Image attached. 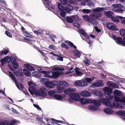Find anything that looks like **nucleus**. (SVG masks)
Masks as SVG:
<instances>
[{
	"label": "nucleus",
	"mask_w": 125,
	"mask_h": 125,
	"mask_svg": "<svg viewBox=\"0 0 125 125\" xmlns=\"http://www.w3.org/2000/svg\"><path fill=\"white\" fill-rule=\"evenodd\" d=\"M74 91L73 89L72 88H68L66 89L64 92L65 93L69 94V96L72 99L69 98L68 100L70 102H71V101L72 100L76 101H77L80 99V96L78 94L75 93H72Z\"/></svg>",
	"instance_id": "obj_1"
},
{
	"label": "nucleus",
	"mask_w": 125,
	"mask_h": 125,
	"mask_svg": "<svg viewBox=\"0 0 125 125\" xmlns=\"http://www.w3.org/2000/svg\"><path fill=\"white\" fill-rule=\"evenodd\" d=\"M103 90L105 96L109 97L111 100H112L113 99L114 96L111 94L112 93V89L108 87H105L103 88Z\"/></svg>",
	"instance_id": "obj_2"
},
{
	"label": "nucleus",
	"mask_w": 125,
	"mask_h": 125,
	"mask_svg": "<svg viewBox=\"0 0 125 125\" xmlns=\"http://www.w3.org/2000/svg\"><path fill=\"white\" fill-rule=\"evenodd\" d=\"M47 89L44 87H43L40 89L39 91H37L36 94L38 96L42 97H44L46 96L47 94Z\"/></svg>",
	"instance_id": "obj_3"
},
{
	"label": "nucleus",
	"mask_w": 125,
	"mask_h": 125,
	"mask_svg": "<svg viewBox=\"0 0 125 125\" xmlns=\"http://www.w3.org/2000/svg\"><path fill=\"white\" fill-rule=\"evenodd\" d=\"M112 6V10L117 12H122L123 11V10L122 9L123 7V5L120 4H113Z\"/></svg>",
	"instance_id": "obj_4"
},
{
	"label": "nucleus",
	"mask_w": 125,
	"mask_h": 125,
	"mask_svg": "<svg viewBox=\"0 0 125 125\" xmlns=\"http://www.w3.org/2000/svg\"><path fill=\"white\" fill-rule=\"evenodd\" d=\"M107 98H101L99 99V100L102 103L106 106H108L110 104L111 99H109V97H106Z\"/></svg>",
	"instance_id": "obj_5"
},
{
	"label": "nucleus",
	"mask_w": 125,
	"mask_h": 125,
	"mask_svg": "<svg viewBox=\"0 0 125 125\" xmlns=\"http://www.w3.org/2000/svg\"><path fill=\"white\" fill-rule=\"evenodd\" d=\"M45 86L48 87L52 88L54 87L57 84V82L56 81L52 82L50 81H47L44 82Z\"/></svg>",
	"instance_id": "obj_6"
},
{
	"label": "nucleus",
	"mask_w": 125,
	"mask_h": 125,
	"mask_svg": "<svg viewBox=\"0 0 125 125\" xmlns=\"http://www.w3.org/2000/svg\"><path fill=\"white\" fill-rule=\"evenodd\" d=\"M13 59V58H10L9 57L7 56L4 58H2L1 60V62L2 65H4L5 64L6 62L8 63L12 62V59Z\"/></svg>",
	"instance_id": "obj_7"
},
{
	"label": "nucleus",
	"mask_w": 125,
	"mask_h": 125,
	"mask_svg": "<svg viewBox=\"0 0 125 125\" xmlns=\"http://www.w3.org/2000/svg\"><path fill=\"white\" fill-rule=\"evenodd\" d=\"M74 84L80 86L84 87L87 85V83L85 81L77 80L74 83Z\"/></svg>",
	"instance_id": "obj_8"
},
{
	"label": "nucleus",
	"mask_w": 125,
	"mask_h": 125,
	"mask_svg": "<svg viewBox=\"0 0 125 125\" xmlns=\"http://www.w3.org/2000/svg\"><path fill=\"white\" fill-rule=\"evenodd\" d=\"M106 27L108 29L110 30L116 31H117L118 30V28L115 27V25L111 22L107 23Z\"/></svg>",
	"instance_id": "obj_9"
},
{
	"label": "nucleus",
	"mask_w": 125,
	"mask_h": 125,
	"mask_svg": "<svg viewBox=\"0 0 125 125\" xmlns=\"http://www.w3.org/2000/svg\"><path fill=\"white\" fill-rule=\"evenodd\" d=\"M113 37L117 44L123 45V40H122V38L119 37H117L114 35H113Z\"/></svg>",
	"instance_id": "obj_10"
},
{
	"label": "nucleus",
	"mask_w": 125,
	"mask_h": 125,
	"mask_svg": "<svg viewBox=\"0 0 125 125\" xmlns=\"http://www.w3.org/2000/svg\"><path fill=\"white\" fill-rule=\"evenodd\" d=\"M9 75L10 77H11L12 79L13 80L15 83V84L17 88L19 90H20L19 85L17 82V80L15 77L14 76L13 74L12 73L10 72H9Z\"/></svg>",
	"instance_id": "obj_11"
},
{
	"label": "nucleus",
	"mask_w": 125,
	"mask_h": 125,
	"mask_svg": "<svg viewBox=\"0 0 125 125\" xmlns=\"http://www.w3.org/2000/svg\"><path fill=\"white\" fill-rule=\"evenodd\" d=\"M83 19L87 22H89L93 24H95V21H94L89 16L85 15L83 16Z\"/></svg>",
	"instance_id": "obj_12"
},
{
	"label": "nucleus",
	"mask_w": 125,
	"mask_h": 125,
	"mask_svg": "<svg viewBox=\"0 0 125 125\" xmlns=\"http://www.w3.org/2000/svg\"><path fill=\"white\" fill-rule=\"evenodd\" d=\"M102 15L101 13H94L90 15L91 17L93 19L94 21H95V22L96 21L95 19H97L99 17H101Z\"/></svg>",
	"instance_id": "obj_13"
},
{
	"label": "nucleus",
	"mask_w": 125,
	"mask_h": 125,
	"mask_svg": "<svg viewBox=\"0 0 125 125\" xmlns=\"http://www.w3.org/2000/svg\"><path fill=\"white\" fill-rule=\"evenodd\" d=\"M63 74V72L62 71H54L52 72V78H56Z\"/></svg>",
	"instance_id": "obj_14"
},
{
	"label": "nucleus",
	"mask_w": 125,
	"mask_h": 125,
	"mask_svg": "<svg viewBox=\"0 0 125 125\" xmlns=\"http://www.w3.org/2000/svg\"><path fill=\"white\" fill-rule=\"evenodd\" d=\"M93 93L98 97L102 98L104 96L103 93L97 90H94L92 91Z\"/></svg>",
	"instance_id": "obj_15"
},
{
	"label": "nucleus",
	"mask_w": 125,
	"mask_h": 125,
	"mask_svg": "<svg viewBox=\"0 0 125 125\" xmlns=\"http://www.w3.org/2000/svg\"><path fill=\"white\" fill-rule=\"evenodd\" d=\"M104 85V84L102 83V81L99 80L95 83H93L92 85L93 87H95L102 86H103Z\"/></svg>",
	"instance_id": "obj_16"
},
{
	"label": "nucleus",
	"mask_w": 125,
	"mask_h": 125,
	"mask_svg": "<svg viewBox=\"0 0 125 125\" xmlns=\"http://www.w3.org/2000/svg\"><path fill=\"white\" fill-rule=\"evenodd\" d=\"M107 84L109 86L112 87L113 88H118V86L116 84L111 81H108L107 83Z\"/></svg>",
	"instance_id": "obj_17"
},
{
	"label": "nucleus",
	"mask_w": 125,
	"mask_h": 125,
	"mask_svg": "<svg viewBox=\"0 0 125 125\" xmlns=\"http://www.w3.org/2000/svg\"><path fill=\"white\" fill-rule=\"evenodd\" d=\"M80 94L83 96L88 97L91 96V94L90 92L84 90L81 92Z\"/></svg>",
	"instance_id": "obj_18"
},
{
	"label": "nucleus",
	"mask_w": 125,
	"mask_h": 125,
	"mask_svg": "<svg viewBox=\"0 0 125 125\" xmlns=\"http://www.w3.org/2000/svg\"><path fill=\"white\" fill-rule=\"evenodd\" d=\"M13 59H12V62H11L14 68L15 69H17L18 68L19 65L18 63L16 62V60L14 58H13Z\"/></svg>",
	"instance_id": "obj_19"
},
{
	"label": "nucleus",
	"mask_w": 125,
	"mask_h": 125,
	"mask_svg": "<svg viewBox=\"0 0 125 125\" xmlns=\"http://www.w3.org/2000/svg\"><path fill=\"white\" fill-rule=\"evenodd\" d=\"M58 83L63 88L64 87H67L69 85L67 82L63 81H59Z\"/></svg>",
	"instance_id": "obj_20"
},
{
	"label": "nucleus",
	"mask_w": 125,
	"mask_h": 125,
	"mask_svg": "<svg viewBox=\"0 0 125 125\" xmlns=\"http://www.w3.org/2000/svg\"><path fill=\"white\" fill-rule=\"evenodd\" d=\"M114 93L115 95L120 97L123 95L122 92L117 90L115 89L114 91Z\"/></svg>",
	"instance_id": "obj_21"
},
{
	"label": "nucleus",
	"mask_w": 125,
	"mask_h": 125,
	"mask_svg": "<svg viewBox=\"0 0 125 125\" xmlns=\"http://www.w3.org/2000/svg\"><path fill=\"white\" fill-rule=\"evenodd\" d=\"M73 53L74 54V56L76 58L80 57L81 53L77 49L73 50Z\"/></svg>",
	"instance_id": "obj_22"
},
{
	"label": "nucleus",
	"mask_w": 125,
	"mask_h": 125,
	"mask_svg": "<svg viewBox=\"0 0 125 125\" xmlns=\"http://www.w3.org/2000/svg\"><path fill=\"white\" fill-rule=\"evenodd\" d=\"M104 111L105 113L108 115L112 114L114 113V111L111 109L109 108L104 109Z\"/></svg>",
	"instance_id": "obj_23"
},
{
	"label": "nucleus",
	"mask_w": 125,
	"mask_h": 125,
	"mask_svg": "<svg viewBox=\"0 0 125 125\" xmlns=\"http://www.w3.org/2000/svg\"><path fill=\"white\" fill-rule=\"evenodd\" d=\"M104 8L103 7H97L93 10V11L95 12H102L104 10Z\"/></svg>",
	"instance_id": "obj_24"
},
{
	"label": "nucleus",
	"mask_w": 125,
	"mask_h": 125,
	"mask_svg": "<svg viewBox=\"0 0 125 125\" xmlns=\"http://www.w3.org/2000/svg\"><path fill=\"white\" fill-rule=\"evenodd\" d=\"M73 9V7L70 4H68L66 5V8H65V10L67 12H69Z\"/></svg>",
	"instance_id": "obj_25"
},
{
	"label": "nucleus",
	"mask_w": 125,
	"mask_h": 125,
	"mask_svg": "<svg viewBox=\"0 0 125 125\" xmlns=\"http://www.w3.org/2000/svg\"><path fill=\"white\" fill-rule=\"evenodd\" d=\"M25 67L30 71H32L34 70V68L31 65L28 64H25Z\"/></svg>",
	"instance_id": "obj_26"
},
{
	"label": "nucleus",
	"mask_w": 125,
	"mask_h": 125,
	"mask_svg": "<svg viewBox=\"0 0 125 125\" xmlns=\"http://www.w3.org/2000/svg\"><path fill=\"white\" fill-rule=\"evenodd\" d=\"M65 42L67 44L69 45L70 47L73 48L75 49H76V47L75 45H74L73 43L71 42L66 40L65 41Z\"/></svg>",
	"instance_id": "obj_27"
},
{
	"label": "nucleus",
	"mask_w": 125,
	"mask_h": 125,
	"mask_svg": "<svg viewBox=\"0 0 125 125\" xmlns=\"http://www.w3.org/2000/svg\"><path fill=\"white\" fill-rule=\"evenodd\" d=\"M57 92L58 93H60L62 92V90L63 88L61 85L58 84V83H57Z\"/></svg>",
	"instance_id": "obj_28"
},
{
	"label": "nucleus",
	"mask_w": 125,
	"mask_h": 125,
	"mask_svg": "<svg viewBox=\"0 0 125 125\" xmlns=\"http://www.w3.org/2000/svg\"><path fill=\"white\" fill-rule=\"evenodd\" d=\"M105 14L106 16L110 17L111 19L114 16V13L110 11L106 12Z\"/></svg>",
	"instance_id": "obj_29"
},
{
	"label": "nucleus",
	"mask_w": 125,
	"mask_h": 125,
	"mask_svg": "<svg viewBox=\"0 0 125 125\" xmlns=\"http://www.w3.org/2000/svg\"><path fill=\"white\" fill-rule=\"evenodd\" d=\"M93 104L94 105L97 106H100L101 104V103L97 100H93Z\"/></svg>",
	"instance_id": "obj_30"
},
{
	"label": "nucleus",
	"mask_w": 125,
	"mask_h": 125,
	"mask_svg": "<svg viewBox=\"0 0 125 125\" xmlns=\"http://www.w3.org/2000/svg\"><path fill=\"white\" fill-rule=\"evenodd\" d=\"M23 73L25 75L28 76H31V74L26 69H23Z\"/></svg>",
	"instance_id": "obj_31"
},
{
	"label": "nucleus",
	"mask_w": 125,
	"mask_h": 125,
	"mask_svg": "<svg viewBox=\"0 0 125 125\" xmlns=\"http://www.w3.org/2000/svg\"><path fill=\"white\" fill-rule=\"evenodd\" d=\"M66 20L67 22L68 23H71L73 22V18L71 17H66Z\"/></svg>",
	"instance_id": "obj_32"
},
{
	"label": "nucleus",
	"mask_w": 125,
	"mask_h": 125,
	"mask_svg": "<svg viewBox=\"0 0 125 125\" xmlns=\"http://www.w3.org/2000/svg\"><path fill=\"white\" fill-rule=\"evenodd\" d=\"M54 97L56 99L58 100H61L63 98L62 96L58 94L54 95Z\"/></svg>",
	"instance_id": "obj_33"
},
{
	"label": "nucleus",
	"mask_w": 125,
	"mask_h": 125,
	"mask_svg": "<svg viewBox=\"0 0 125 125\" xmlns=\"http://www.w3.org/2000/svg\"><path fill=\"white\" fill-rule=\"evenodd\" d=\"M88 107L90 110L92 111H95V110L97 109L98 108L97 107L92 105H89Z\"/></svg>",
	"instance_id": "obj_34"
},
{
	"label": "nucleus",
	"mask_w": 125,
	"mask_h": 125,
	"mask_svg": "<svg viewBox=\"0 0 125 125\" xmlns=\"http://www.w3.org/2000/svg\"><path fill=\"white\" fill-rule=\"evenodd\" d=\"M86 98H82L80 99V101L82 104H86Z\"/></svg>",
	"instance_id": "obj_35"
},
{
	"label": "nucleus",
	"mask_w": 125,
	"mask_h": 125,
	"mask_svg": "<svg viewBox=\"0 0 125 125\" xmlns=\"http://www.w3.org/2000/svg\"><path fill=\"white\" fill-rule=\"evenodd\" d=\"M9 50H5V51L2 50L0 52V56L5 54H7Z\"/></svg>",
	"instance_id": "obj_36"
},
{
	"label": "nucleus",
	"mask_w": 125,
	"mask_h": 125,
	"mask_svg": "<svg viewBox=\"0 0 125 125\" xmlns=\"http://www.w3.org/2000/svg\"><path fill=\"white\" fill-rule=\"evenodd\" d=\"M55 92L53 91H50L48 92V94L51 97H54V95H55Z\"/></svg>",
	"instance_id": "obj_37"
},
{
	"label": "nucleus",
	"mask_w": 125,
	"mask_h": 125,
	"mask_svg": "<svg viewBox=\"0 0 125 125\" xmlns=\"http://www.w3.org/2000/svg\"><path fill=\"white\" fill-rule=\"evenodd\" d=\"M58 7L59 10L60 11L64 10L63 7L59 3H58Z\"/></svg>",
	"instance_id": "obj_38"
},
{
	"label": "nucleus",
	"mask_w": 125,
	"mask_h": 125,
	"mask_svg": "<svg viewBox=\"0 0 125 125\" xmlns=\"http://www.w3.org/2000/svg\"><path fill=\"white\" fill-rule=\"evenodd\" d=\"M56 59L57 60L62 61L63 60V57L62 55L59 54L58 57L56 58Z\"/></svg>",
	"instance_id": "obj_39"
},
{
	"label": "nucleus",
	"mask_w": 125,
	"mask_h": 125,
	"mask_svg": "<svg viewBox=\"0 0 125 125\" xmlns=\"http://www.w3.org/2000/svg\"><path fill=\"white\" fill-rule=\"evenodd\" d=\"M111 19L112 21L115 22H119V20L117 18L114 17V16L111 18Z\"/></svg>",
	"instance_id": "obj_40"
},
{
	"label": "nucleus",
	"mask_w": 125,
	"mask_h": 125,
	"mask_svg": "<svg viewBox=\"0 0 125 125\" xmlns=\"http://www.w3.org/2000/svg\"><path fill=\"white\" fill-rule=\"evenodd\" d=\"M120 35L122 36H125V29H122L120 31Z\"/></svg>",
	"instance_id": "obj_41"
},
{
	"label": "nucleus",
	"mask_w": 125,
	"mask_h": 125,
	"mask_svg": "<svg viewBox=\"0 0 125 125\" xmlns=\"http://www.w3.org/2000/svg\"><path fill=\"white\" fill-rule=\"evenodd\" d=\"M117 113L122 116H125V111H119L117 112Z\"/></svg>",
	"instance_id": "obj_42"
},
{
	"label": "nucleus",
	"mask_w": 125,
	"mask_h": 125,
	"mask_svg": "<svg viewBox=\"0 0 125 125\" xmlns=\"http://www.w3.org/2000/svg\"><path fill=\"white\" fill-rule=\"evenodd\" d=\"M82 11L83 13L87 14L91 12L90 10L88 9H83L82 10Z\"/></svg>",
	"instance_id": "obj_43"
},
{
	"label": "nucleus",
	"mask_w": 125,
	"mask_h": 125,
	"mask_svg": "<svg viewBox=\"0 0 125 125\" xmlns=\"http://www.w3.org/2000/svg\"><path fill=\"white\" fill-rule=\"evenodd\" d=\"M61 46L62 48H64L67 49H68L69 48V47L66 44L63 42L62 43Z\"/></svg>",
	"instance_id": "obj_44"
},
{
	"label": "nucleus",
	"mask_w": 125,
	"mask_h": 125,
	"mask_svg": "<svg viewBox=\"0 0 125 125\" xmlns=\"http://www.w3.org/2000/svg\"><path fill=\"white\" fill-rule=\"evenodd\" d=\"M72 18H73V20L77 21L78 20L79 17L77 15H73L71 16Z\"/></svg>",
	"instance_id": "obj_45"
},
{
	"label": "nucleus",
	"mask_w": 125,
	"mask_h": 125,
	"mask_svg": "<svg viewBox=\"0 0 125 125\" xmlns=\"http://www.w3.org/2000/svg\"><path fill=\"white\" fill-rule=\"evenodd\" d=\"M68 2L69 3L73 4L76 5L77 4L76 2L74 0H68Z\"/></svg>",
	"instance_id": "obj_46"
},
{
	"label": "nucleus",
	"mask_w": 125,
	"mask_h": 125,
	"mask_svg": "<svg viewBox=\"0 0 125 125\" xmlns=\"http://www.w3.org/2000/svg\"><path fill=\"white\" fill-rule=\"evenodd\" d=\"M61 13L60 14V15L62 17H64L65 16L66 13L64 11V10L61 11Z\"/></svg>",
	"instance_id": "obj_47"
},
{
	"label": "nucleus",
	"mask_w": 125,
	"mask_h": 125,
	"mask_svg": "<svg viewBox=\"0 0 125 125\" xmlns=\"http://www.w3.org/2000/svg\"><path fill=\"white\" fill-rule=\"evenodd\" d=\"M23 33L24 35L25 36L28 37H31V35L29 33H27V32L25 31L23 32Z\"/></svg>",
	"instance_id": "obj_48"
},
{
	"label": "nucleus",
	"mask_w": 125,
	"mask_h": 125,
	"mask_svg": "<svg viewBox=\"0 0 125 125\" xmlns=\"http://www.w3.org/2000/svg\"><path fill=\"white\" fill-rule=\"evenodd\" d=\"M79 31L83 35V36L84 35V34L86 33L85 31L83 29H80L79 30Z\"/></svg>",
	"instance_id": "obj_49"
},
{
	"label": "nucleus",
	"mask_w": 125,
	"mask_h": 125,
	"mask_svg": "<svg viewBox=\"0 0 125 125\" xmlns=\"http://www.w3.org/2000/svg\"><path fill=\"white\" fill-rule=\"evenodd\" d=\"M114 99L115 101L120 102L121 98L120 97L115 96H114Z\"/></svg>",
	"instance_id": "obj_50"
},
{
	"label": "nucleus",
	"mask_w": 125,
	"mask_h": 125,
	"mask_svg": "<svg viewBox=\"0 0 125 125\" xmlns=\"http://www.w3.org/2000/svg\"><path fill=\"white\" fill-rule=\"evenodd\" d=\"M18 73L20 75L22 76L24 74L22 72V70L21 69H19L18 70Z\"/></svg>",
	"instance_id": "obj_51"
},
{
	"label": "nucleus",
	"mask_w": 125,
	"mask_h": 125,
	"mask_svg": "<svg viewBox=\"0 0 125 125\" xmlns=\"http://www.w3.org/2000/svg\"><path fill=\"white\" fill-rule=\"evenodd\" d=\"M16 123V122L14 120H11L10 121L9 125H13Z\"/></svg>",
	"instance_id": "obj_52"
},
{
	"label": "nucleus",
	"mask_w": 125,
	"mask_h": 125,
	"mask_svg": "<svg viewBox=\"0 0 125 125\" xmlns=\"http://www.w3.org/2000/svg\"><path fill=\"white\" fill-rule=\"evenodd\" d=\"M5 33L8 36H9L10 37H12V35L9 31H6Z\"/></svg>",
	"instance_id": "obj_53"
},
{
	"label": "nucleus",
	"mask_w": 125,
	"mask_h": 125,
	"mask_svg": "<svg viewBox=\"0 0 125 125\" xmlns=\"http://www.w3.org/2000/svg\"><path fill=\"white\" fill-rule=\"evenodd\" d=\"M83 62L87 66H88L90 64L89 61L88 59L84 61Z\"/></svg>",
	"instance_id": "obj_54"
},
{
	"label": "nucleus",
	"mask_w": 125,
	"mask_h": 125,
	"mask_svg": "<svg viewBox=\"0 0 125 125\" xmlns=\"http://www.w3.org/2000/svg\"><path fill=\"white\" fill-rule=\"evenodd\" d=\"M61 3L63 5L66 4L67 2V0H60Z\"/></svg>",
	"instance_id": "obj_55"
},
{
	"label": "nucleus",
	"mask_w": 125,
	"mask_h": 125,
	"mask_svg": "<svg viewBox=\"0 0 125 125\" xmlns=\"http://www.w3.org/2000/svg\"><path fill=\"white\" fill-rule=\"evenodd\" d=\"M93 79L91 78H85V80L86 82L88 83H90L91 81L93 80Z\"/></svg>",
	"instance_id": "obj_56"
},
{
	"label": "nucleus",
	"mask_w": 125,
	"mask_h": 125,
	"mask_svg": "<svg viewBox=\"0 0 125 125\" xmlns=\"http://www.w3.org/2000/svg\"><path fill=\"white\" fill-rule=\"evenodd\" d=\"M75 72L76 74L77 75H79L82 74V73L81 72L77 70H76L74 72V73Z\"/></svg>",
	"instance_id": "obj_57"
},
{
	"label": "nucleus",
	"mask_w": 125,
	"mask_h": 125,
	"mask_svg": "<svg viewBox=\"0 0 125 125\" xmlns=\"http://www.w3.org/2000/svg\"><path fill=\"white\" fill-rule=\"evenodd\" d=\"M41 31L40 30H37V31H33V32L34 33H36L37 34H40L41 33Z\"/></svg>",
	"instance_id": "obj_58"
},
{
	"label": "nucleus",
	"mask_w": 125,
	"mask_h": 125,
	"mask_svg": "<svg viewBox=\"0 0 125 125\" xmlns=\"http://www.w3.org/2000/svg\"><path fill=\"white\" fill-rule=\"evenodd\" d=\"M86 104L88 103H93V100H92L89 99H87L86 98Z\"/></svg>",
	"instance_id": "obj_59"
},
{
	"label": "nucleus",
	"mask_w": 125,
	"mask_h": 125,
	"mask_svg": "<svg viewBox=\"0 0 125 125\" xmlns=\"http://www.w3.org/2000/svg\"><path fill=\"white\" fill-rule=\"evenodd\" d=\"M55 69H56V70L60 71H62L64 70V68H61L59 67H57L55 68Z\"/></svg>",
	"instance_id": "obj_60"
},
{
	"label": "nucleus",
	"mask_w": 125,
	"mask_h": 125,
	"mask_svg": "<svg viewBox=\"0 0 125 125\" xmlns=\"http://www.w3.org/2000/svg\"><path fill=\"white\" fill-rule=\"evenodd\" d=\"M33 105L34 107L39 109V110L40 111L42 110L41 108L38 105L33 104Z\"/></svg>",
	"instance_id": "obj_61"
},
{
	"label": "nucleus",
	"mask_w": 125,
	"mask_h": 125,
	"mask_svg": "<svg viewBox=\"0 0 125 125\" xmlns=\"http://www.w3.org/2000/svg\"><path fill=\"white\" fill-rule=\"evenodd\" d=\"M48 48L49 49L53 50L55 49V46L53 45H50L49 46Z\"/></svg>",
	"instance_id": "obj_62"
},
{
	"label": "nucleus",
	"mask_w": 125,
	"mask_h": 125,
	"mask_svg": "<svg viewBox=\"0 0 125 125\" xmlns=\"http://www.w3.org/2000/svg\"><path fill=\"white\" fill-rule=\"evenodd\" d=\"M4 125H8L9 124V121L7 120H3Z\"/></svg>",
	"instance_id": "obj_63"
},
{
	"label": "nucleus",
	"mask_w": 125,
	"mask_h": 125,
	"mask_svg": "<svg viewBox=\"0 0 125 125\" xmlns=\"http://www.w3.org/2000/svg\"><path fill=\"white\" fill-rule=\"evenodd\" d=\"M90 7H93L94 5V3L91 2H89L87 4Z\"/></svg>",
	"instance_id": "obj_64"
}]
</instances>
